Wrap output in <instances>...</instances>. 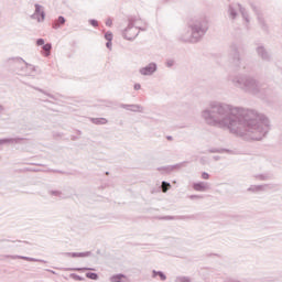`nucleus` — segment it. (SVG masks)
Masks as SVG:
<instances>
[{"instance_id": "5", "label": "nucleus", "mask_w": 282, "mask_h": 282, "mask_svg": "<svg viewBox=\"0 0 282 282\" xmlns=\"http://www.w3.org/2000/svg\"><path fill=\"white\" fill-rule=\"evenodd\" d=\"M245 52L246 45L237 43L230 44L227 61L229 66L232 67V69H241V63L243 61V58H241V54H243Z\"/></svg>"}, {"instance_id": "24", "label": "nucleus", "mask_w": 282, "mask_h": 282, "mask_svg": "<svg viewBox=\"0 0 282 282\" xmlns=\"http://www.w3.org/2000/svg\"><path fill=\"white\" fill-rule=\"evenodd\" d=\"M257 180H260L261 182H267V180H272V176L270 174H260L256 175Z\"/></svg>"}, {"instance_id": "32", "label": "nucleus", "mask_w": 282, "mask_h": 282, "mask_svg": "<svg viewBox=\"0 0 282 282\" xmlns=\"http://www.w3.org/2000/svg\"><path fill=\"white\" fill-rule=\"evenodd\" d=\"M106 41H113V33L111 31H108L105 33Z\"/></svg>"}, {"instance_id": "22", "label": "nucleus", "mask_w": 282, "mask_h": 282, "mask_svg": "<svg viewBox=\"0 0 282 282\" xmlns=\"http://www.w3.org/2000/svg\"><path fill=\"white\" fill-rule=\"evenodd\" d=\"M228 14H229L230 19H232V20L237 19V9H235V7H232V6H229Z\"/></svg>"}, {"instance_id": "23", "label": "nucleus", "mask_w": 282, "mask_h": 282, "mask_svg": "<svg viewBox=\"0 0 282 282\" xmlns=\"http://www.w3.org/2000/svg\"><path fill=\"white\" fill-rule=\"evenodd\" d=\"M67 270L70 272H87V271L94 270V269L85 267V268H69Z\"/></svg>"}, {"instance_id": "47", "label": "nucleus", "mask_w": 282, "mask_h": 282, "mask_svg": "<svg viewBox=\"0 0 282 282\" xmlns=\"http://www.w3.org/2000/svg\"><path fill=\"white\" fill-rule=\"evenodd\" d=\"M163 219H174L173 216H167V217H164Z\"/></svg>"}, {"instance_id": "53", "label": "nucleus", "mask_w": 282, "mask_h": 282, "mask_svg": "<svg viewBox=\"0 0 282 282\" xmlns=\"http://www.w3.org/2000/svg\"><path fill=\"white\" fill-rule=\"evenodd\" d=\"M36 261H37V262H39V261H40V262H43V260H39V259H37Z\"/></svg>"}, {"instance_id": "1", "label": "nucleus", "mask_w": 282, "mask_h": 282, "mask_svg": "<svg viewBox=\"0 0 282 282\" xmlns=\"http://www.w3.org/2000/svg\"><path fill=\"white\" fill-rule=\"evenodd\" d=\"M202 118L209 127L228 129L230 133L249 140H263L270 131V119L265 115L219 101H213L203 110Z\"/></svg>"}, {"instance_id": "11", "label": "nucleus", "mask_w": 282, "mask_h": 282, "mask_svg": "<svg viewBox=\"0 0 282 282\" xmlns=\"http://www.w3.org/2000/svg\"><path fill=\"white\" fill-rule=\"evenodd\" d=\"M186 164H188V162L184 161V162L177 163L175 165L158 167V171H163V173L169 174V173H173V171H175V169H183V166H186Z\"/></svg>"}, {"instance_id": "28", "label": "nucleus", "mask_w": 282, "mask_h": 282, "mask_svg": "<svg viewBox=\"0 0 282 282\" xmlns=\"http://www.w3.org/2000/svg\"><path fill=\"white\" fill-rule=\"evenodd\" d=\"M69 276H70V279H74V281H85V278H83L76 273H70Z\"/></svg>"}, {"instance_id": "12", "label": "nucleus", "mask_w": 282, "mask_h": 282, "mask_svg": "<svg viewBox=\"0 0 282 282\" xmlns=\"http://www.w3.org/2000/svg\"><path fill=\"white\" fill-rule=\"evenodd\" d=\"M274 188V185L264 184V185H251L248 191L251 193H261V191H272Z\"/></svg>"}, {"instance_id": "50", "label": "nucleus", "mask_w": 282, "mask_h": 282, "mask_svg": "<svg viewBox=\"0 0 282 282\" xmlns=\"http://www.w3.org/2000/svg\"><path fill=\"white\" fill-rule=\"evenodd\" d=\"M36 166H45V165H43V164H41V163H37Z\"/></svg>"}, {"instance_id": "40", "label": "nucleus", "mask_w": 282, "mask_h": 282, "mask_svg": "<svg viewBox=\"0 0 282 282\" xmlns=\"http://www.w3.org/2000/svg\"><path fill=\"white\" fill-rule=\"evenodd\" d=\"M203 196H199V195H191L189 196V199H202Z\"/></svg>"}, {"instance_id": "4", "label": "nucleus", "mask_w": 282, "mask_h": 282, "mask_svg": "<svg viewBox=\"0 0 282 282\" xmlns=\"http://www.w3.org/2000/svg\"><path fill=\"white\" fill-rule=\"evenodd\" d=\"M8 65L18 74V76H25L24 85L32 87L34 85V66L28 64L22 57H11L7 59Z\"/></svg>"}, {"instance_id": "43", "label": "nucleus", "mask_w": 282, "mask_h": 282, "mask_svg": "<svg viewBox=\"0 0 282 282\" xmlns=\"http://www.w3.org/2000/svg\"><path fill=\"white\" fill-rule=\"evenodd\" d=\"M106 47H107L108 50H111V41H107Z\"/></svg>"}, {"instance_id": "20", "label": "nucleus", "mask_w": 282, "mask_h": 282, "mask_svg": "<svg viewBox=\"0 0 282 282\" xmlns=\"http://www.w3.org/2000/svg\"><path fill=\"white\" fill-rule=\"evenodd\" d=\"M160 276L161 281H166V274L162 271L152 270V279Z\"/></svg>"}, {"instance_id": "7", "label": "nucleus", "mask_w": 282, "mask_h": 282, "mask_svg": "<svg viewBox=\"0 0 282 282\" xmlns=\"http://www.w3.org/2000/svg\"><path fill=\"white\" fill-rule=\"evenodd\" d=\"M138 34H140V31H138V28L133 26V20H129V24L122 33L123 39L127 41H133Z\"/></svg>"}, {"instance_id": "10", "label": "nucleus", "mask_w": 282, "mask_h": 282, "mask_svg": "<svg viewBox=\"0 0 282 282\" xmlns=\"http://www.w3.org/2000/svg\"><path fill=\"white\" fill-rule=\"evenodd\" d=\"M119 107L121 109H126V111H132L133 113H142L144 111V107L141 105H128V104H120Z\"/></svg>"}, {"instance_id": "35", "label": "nucleus", "mask_w": 282, "mask_h": 282, "mask_svg": "<svg viewBox=\"0 0 282 282\" xmlns=\"http://www.w3.org/2000/svg\"><path fill=\"white\" fill-rule=\"evenodd\" d=\"M175 65V59H167L166 61V67H173Z\"/></svg>"}, {"instance_id": "34", "label": "nucleus", "mask_w": 282, "mask_h": 282, "mask_svg": "<svg viewBox=\"0 0 282 282\" xmlns=\"http://www.w3.org/2000/svg\"><path fill=\"white\" fill-rule=\"evenodd\" d=\"M37 91H40L41 94H45V96H47L48 98H52L53 100L55 99L54 95H52L50 93H45V91H43V89L37 88Z\"/></svg>"}, {"instance_id": "18", "label": "nucleus", "mask_w": 282, "mask_h": 282, "mask_svg": "<svg viewBox=\"0 0 282 282\" xmlns=\"http://www.w3.org/2000/svg\"><path fill=\"white\" fill-rule=\"evenodd\" d=\"M41 54H43V56H50V54H52V43L42 45Z\"/></svg>"}, {"instance_id": "14", "label": "nucleus", "mask_w": 282, "mask_h": 282, "mask_svg": "<svg viewBox=\"0 0 282 282\" xmlns=\"http://www.w3.org/2000/svg\"><path fill=\"white\" fill-rule=\"evenodd\" d=\"M36 19L37 23H43V21H45V10L41 4H36Z\"/></svg>"}, {"instance_id": "27", "label": "nucleus", "mask_w": 282, "mask_h": 282, "mask_svg": "<svg viewBox=\"0 0 282 282\" xmlns=\"http://www.w3.org/2000/svg\"><path fill=\"white\" fill-rule=\"evenodd\" d=\"M12 259H23L24 261H36L34 258L24 257V256H14Z\"/></svg>"}, {"instance_id": "17", "label": "nucleus", "mask_w": 282, "mask_h": 282, "mask_svg": "<svg viewBox=\"0 0 282 282\" xmlns=\"http://www.w3.org/2000/svg\"><path fill=\"white\" fill-rule=\"evenodd\" d=\"M239 8V12L242 17V19L246 21V23H250V15L248 14V11H246V8L241 6V3L237 4Z\"/></svg>"}, {"instance_id": "31", "label": "nucleus", "mask_w": 282, "mask_h": 282, "mask_svg": "<svg viewBox=\"0 0 282 282\" xmlns=\"http://www.w3.org/2000/svg\"><path fill=\"white\" fill-rule=\"evenodd\" d=\"M77 257L79 258L91 257V251L77 252Z\"/></svg>"}, {"instance_id": "54", "label": "nucleus", "mask_w": 282, "mask_h": 282, "mask_svg": "<svg viewBox=\"0 0 282 282\" xmlns=\"http://www.w3.org/2000/svg\"><path fill=\"white\" fill-rule=\"evenodd\" d=\"M52 272V274H56V272H54V271H51Z\"/></svg>"}, {"instance_id": "38", "label": "nucleus", "mask_w": 282, "mask_h": 282, "mask_svg": "<svg viewBox=\"0 0 282 282\" xmlns=\"http://www.w3.org/2000/svg\"><path fill=\"white\" fill-rule=\"evenodd\" d=\"M202 178L203 180H210V174H208L207 172H203L202 173Z\"/></svg>"}, {"instance_id": "21", "label": "nucleus", "mask_w": 282, "mask_h": 282, "mask_svg": "<svg viewBox=\"0 0 282 282\" xmlns=\"http://www.w3.org/2000/svg\"><path fill=\"white\" fill-rule=\"evenodd\" d=\"M93 124H107L108 120L106 118H91Z\"/></svg>"}, {"instance_id": "29", "label": "nucleus", "mask_w": 282, "mask_h": 282, "mask_svg": "<svg viewBox=\"0 0 282 282\" xmlns=\"http://www.w3.org/2000/svg\"><path fill=\"white\" fill-rule=\"evenodd\" d=\"M170 186H171V183L163 181L162 182L163 193H166V191H169Z\"/></svg>"}, {"instance_id": "30", "label": "nucleus", "mask_w": 282, "mask_h": 282, "mask_svg": "<svg viewBox=\"0 0 282 282\" xmlns=\"http://www.w3.org/2000/svg\"><path fill=\"white\" fill-rule=\"evenodd\" d=\"M50 195H53L54 197H63V192H61V191H50Z\"/></svg>"}, {"instance_id": "49", "label": "nucleus", "mask_w": 282, "mask_h": 282, "mask_svg": "<svg viewBox=\"0 0 282 282\" xmlns=\"http://www.w3.org/2000/svg\"><path fill=\"white\" fill-rule=\"evenodd\" d=\"M96 253H97V254H101V251H100V249H98V250L96 251Z\"/></svg>"}, {"instance_id": "52", "label": "nucleus", "mask_w": 282, "mask_h": 282, "mask_svg": "<svg viewBox=\"0 0 282 282\" xmlns=\"http://www.w3.org/2000/svg\"><path fill=\"white\" fill-rule=\"evenodd\" d=\"M215 160H219V156H215Z\"/></svg>"}, {"instance_id": "2", "label": "nucleus", "mask_w": 282, "mask_h": 282, "mask_svg": "<svg viewBox=\"0 0 282 282\" xmlns=\"http://www.w3.org/2000/svg\"><path fill=\"white\" fill-rule=\"evenodd\" d=\"M230 80L236 89H240L245 94H250L251 96H263L268 94L265 84H261V82L252 75L238 74L232 76Z\"/></svg>"}, {"instance_id": "25", "label": "nucleus", "mask_w": 282, "mask_h": 282, "mask_svg": "<svg viewBox=\"0 0 282 282\" xmlns=\"http://www.w3.org/2000/svg\"><path fill=\"white\" fill-rule=\"evenodd\" d=\"M86 278L90 279L91 281H98V279H99L98 273H96V272H87Z\"/></svg>"}, {"instance_id": "3", "label": "nucleus", "mask_w": 282, "mask_h": 282, "mask_svg": "<svg viewBox=\"0 0 282 282\" xmlns=\"http://www.w3.org/2000/svg\"><path fill=\"white\" fill-rule=\"evenodd\" d=\"M208 32V21L205 19L193 20L188 30H185L181 33L178 40L183 43H199Z\"/></svg>"}, {"instance_id": "44", "label": "nucleus", "mask_w": 282, "mask_h": 282, "mask_svg": "<svg viewBox=\"0 0 282 282\" xmlns=\"http://www.w3.org/2000/svg\"><path fill=\"white\" fill-rule=\"evenodd\" d=\"M6 111V108L2 106V105H0V115L2 113V112H4Z\"/></svg>"}, {"instance_id": "41", "label": "nucleus", "mask_w": 282, "mask_h": 282, "mask_svg": "<svg viewBox=\"0 0 282 282\" xmlns=\"http://www.w3.org/2000/svg\"><path fill=\"white\" fill-rule=\"evenodd\" d=\"M106 25H107L108 28H111V25H113V21H111V19H108V20L106 21Z\"/></svg>"}, {"instance_id": "45", "label": "nucleus", "mask_w": 282, "mask_h": 282, "mask_svg": "<svg viewBox=\"0 0 282 282\" xmlns=\"http://www.w3.org/2000/svg\"><path fill=\"white\" fill-rule=\"evenodd\" d=\"M166 140H169L170 142H173V137L172 135H167Z\"/></svg>"}, {"instance_id": "8", "label": "nucleus", "mask_w": 282, "mask_h": 282, "mask_svg": "<svg viewBox=\"0 0 282 282\" xmlns=\"http://www.w3.org/2000/svg\"><path fill=\"white\" fill-rule=\"evenodd\" d=\"M250 7L253 10V12L257 14V20L261 30H263V32H268L269 26H268V23L265 22V19L263 18V13L261 12V10L258 9V7L254 6V3H250Z\"/></svg>"}, {"instance_id": "37", "label": "nucleus", "mask_w": 282, "mask_h": 282, "mask_svg": "<svg viewBox=\"0 0 282 282\" xmlns=\"http://www.w3.org/2000/svg\"><path fill=\"white\" fill-rule=\"evenodd\" d=\"M89 23L93 25V28H98V21L97 20L90 19Z\"/></svg>"}, {"instance_id": "51", "label": "nucleus", "mask_w": 282, "mask_h": 282, "mask_svg": "<svg viewBox=\"0 0 282 282\" xmlns=\"http://www.w3.org/2000/svg\"><path fill=\"white\" fill-rule=\"evenodd\" d=\"M166 3H169V1H173V0H164Z\"/></svg>"}, {"instance_id": "19", "label": "nucleus", "mask_w": 282, "mask_h": 282, "mask_svg": "<svg viewBox=\"0 0 282 282\" xmlns=\"http://www.w3.org/2000/svg\"><path fill=\"white\" fill-rule=\"evenodd\" d=\"M65 17L59 15L57 18V20L53 23V30H58V28H61V25H65Z\"/></svg>"}, {"instance_id": "33", "label": "nucleus", "mask_w": 282, "mask_h": 282, "mask_svg": "<svg viewBox=\"0 0 282 282\" xmlns=\"http://www.w3.org/2000/svg\"><path fill=\"white\" fill-rule=\"evenodd\" d=\"M64 257H72L73 259L78 258V252H65Z\"/></svg>"}, {"instance_id": "48", "label": "nucleus", "mask_w": 282, "mask_h": 282, "mask_svg": "<svg viewBox=\"0 0 282 282\" xmlns=\"http://www.w3.org/2000/svg\"><path fill=\"white\" fill-rule=\"evenodd\" d=\"M39 171H46V170H43V169H39V167H37V169H36V172L39 173Z\"/></svg>"}, {"instance_id": "13", "label": "nucleus", "mask_w": 282, "mask_h": 282, "mask_svg": "<svg viewBox=\"0 0 282 282\" xmlns=\"http://www.w3.org/2000/svg\"><path fill=\"white\" fill-rule=\"evenodd\" d=\"M25 140L24 138H9V139H0V147L1 144H21Z\"/></svg>"}, {"instance_id": "26", "label": "nucleus", "mask_w": 282, "mask_h": 282, "mask_svg": "<svg viewBox=\"0 0 282 282\" xmlns=\"http://www.w3.org/2000/svg\"><path fill=\"white\" fill-rule=\"evenodd\" d=\"M191 278L188 276H176V279L174 280V282H191Z\"/></svg>"}, {"instance_id": "39", "label": "nucleus", "mask_w": 282, "mask_h": 282, "mask_svg": "<svg viewBox=\"0 0 282 282\" xmlns=\"http://www.w3.org/2000/svg\"><path fill=\"white\" fill-rule=\"evenodd\" d=\"M224 151L228 152L229 150H217V149H213V150H210V153H224Z\"/></svg>"}, {"instance_id": "55", "label": "nucleus", "mask_w": 282, "mask_h": 282, "mask_svg": "<svg viewBox=\"0 0 282 282\" xmlns=\"http://www.w3.org/2000/svg\"><path fill=\"white\" fill-rule=\"evenodd\" d=\"M56 173H62V172L57 170Z\"/></svg>"}, {"instance_id": "16", "label": "nucleus", "mask_w": 282, "mask_h": 282, "mask_svg": "<svg viewBox=\"0 0 282 282\" xmlns=\"http://www.w3.org/2000/svg\"><path fill=\"white\" fill-rule=\"evenodd\" d=\"M110 282H130V281L126 274L117 273V274L110 276Z\"/></svg>"}, {"instance_id": "15", "label": "nucleus", "mask_w": 282, "mask_h": 282, "mask_svg": "<svg viewBox=\"0 0 282 282\" xmlns=\"http://www.w3.org/2000/svg\"><path fill=\"white\" fill-rule=\"evenodd\" d=\"M193 188L194 191H198L199 193H206L208 191V183L204 182H198V183H193Z\"/></svg>"}, {"instance_id": "46", "label": "nucleus", "mask_w": 282, "mask_h": 282, "mask_svg": "<svg viewBox=\"0 0 282 282\" xmlns=\"http://www.w3.org/2000/svg\"><path fill=\"white\" fill-rule=\"evenodd\" d=\"M31 19H36V11L31 15Z\"/></svg>"}, {"instance_id": "6", "label": "nucleus", "mask_w": 282, "mask_h": 282, "mask_svg": "<svg viewBox=\"0 0 282 282\" xmlns=\"http://www.w3.org/2000/svg\"><path fill=\"white\" fill-rule=\"evenodd\" d=\"M256 54L263 63H272V52L262 43L256 44Z\"/></svg>"}, {"instance_id": "42", "label": "nucleus", "mask_w": 282, "mask_h": 282, "mask_svg": "<svg viewBox=\"0 0 282 282\" xmlns=\"http://www.w3.org/2000/svg\"><path fill=\"white\" fill-rule=\"evenodd\" d=\"M134 89H135V91H138V90L142 89V86L140 84H134Z\"/></svg>"}, {"instance_id": "9", "label": "nucleus", "mask_w": 282, "mask_h": 282, "mask_svg": "<svg viewBox=\"0 0 282 282\" xmlns=\"http://www.w3.org/2000/svg\"><path fill=\"white\" fill-rule=\"evenodd\" d=\"M155 72H158V64L155 62H152L139 69V74H141V76H153Z\"/></svg>"}, {"instance_id": "36", "label": "nucleus", "mask_w": 282, "mask_h": 282, "mask_svg": "<svg viewBox=\"0 0 282 282\" xmlns=\"http://www.w3.org/2000/svg\"><path fill=\"white\" fill-rule=\"evenodd\" d=\"M36 45H39V46L45 45V40L44 39H37L36 40Z\"/></svg>"}]
</instances>
